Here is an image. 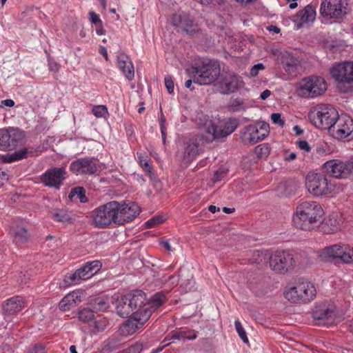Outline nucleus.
Returning a JSON list of instances; mask_svg holds the SVG:
<instances>
[{
  "label": "nucleus",
  "mask_w": 353,
  "mask_h": 353,
  "mask_svg": "<svg viewBox=\"0 0 353 353\" xmlns=\"http://www.w3.org/2000/svg\"><path fill=\"white\" fill-rule=\"evenodd\" d=\"M236 128L235 120L219 121L218 125L212 120L205 121L201 128V135L194 136L187 142L182 161L184 163H190L199 154L200 141L212 142L214 139L223 138L230 134Z\"/></svg>",
  "instance_id": "nucleus-1"
},
{
  "label": "nucleus",
  "mask_w": 353,
  "mask_h": 353,
  "mask_svg": "<svg viewBox=\"0 0 353 353\" xmlns=\"http://www.w3.org/2000/svg\"><path fill=\"white\" fill-rule=\"evenodd\" d=\"M283 294L288 303L301 305L313 301L316 297L317 291L312 281L304 278H297L287 283Z\"/></svg>",
  "instance_id": "nucleus-2"
},
{
  "label": "nucleus",
  "mask_w": 353,
  "mask_h": 353,
  "mask_svg": "<svg viewBox=\"0 0 353 353\" xmlns=\"http://www.w3.org/2000/svg\"><path fill=\"white\" fill-rule=\"evenodd\" d=\"M324 215L322 206L314 201H305L299 203L293 214L294 226L303 230H311L320 222Z\"/></svg>",
  "instance_id": "nucleus-3"
},
{
  "label": "nucleus",
  "mask_w": 353,
  "mask_h": 353,
  "mask_svg": "<svg viewBox=\"0 0 353 353\" xmlns=\"http://www.w3.org/2000/svg\"><path fill=\"white\" fill-rule=\"evenodd\" d=\"M268 266L276 274L285 275L299 266L296 255L288 250L270 249Z\"/></svg>",
  "instance_id": "nucleus-4"
},
{
  "label": "nucleus",
  "mask_w": 353,
  "mask_h": 353,
  "mask_svg": "<svg viewBox=\"0 0 353 353\" xmlns=\"http://www.w3.org/2000/svg\"><path fill=\"white\" fill-rule=\"evenodd\" d=\"M220 65L218 61L208 60L202 61L187 70L188 75L195 83L209 85L216 81L220 74Z\"/></svg>",
  "instance_id": "nucleus-5"
},
{
  "label": "nucleus",
  "mask_w": 353,
  "mask_h": 353,
  "mask_svg": "<svg viewBox=\"0 0 353 353\" xmlns=\"http://www.w3.org/2000/svg\"><path fill=\"white\" fill-rule=\"evenodd\" d=\"M330 74L336 82V88L342 93L353 92V61L334 64Z\"/></svg>",
  "instance_id": "nucleus-6"
},
{
  "label": "nucleus",
  "mask_w": 353,
  "mask_h": 353,
  "mask_svg": "<svg viewBox=\"0 0 353 353\" xmlns=\"http://www.w3.org/2000/svg\"><path fill=\"white\" fill-rule=\"evenodd\" d=\"M327 90V83L321 77H305L296 83L295 90L303 98H314L323 94Z\"/></svg>",
  "instance_id": "nucleus-7"
},
{
  "label": "nucleus",
  "mask_w": 353,
  "mask_h": 353,
  "mask_svg": "<svg viewBox=\"0 0 353 353\" xmlns=\"http://www.w3.org/2000/svg\"><path fill=\"white\" fill-rule=\"evenodd\" d=\"M119 202L110 201L99 206L92 212V224L98 228H105L112 223L117 224Z\"/></svg>",
  "instance_id": "nucleus-8"
},
{
  "label": "nucleus",
  "mask_w": 353,
  "mask_h": 353,
  "mask_svg": "<svg viewBox=\"0 0 353 353\" xmlns=\"http://www.w3.org/2000/svg\"><path fill=\"white\" fill-rule=\"evenodd\" d=\"M309 116L316 127L330 132L339 117V113L332 105H319L310 112Z\"/></svg>",
  "instance_id": "nucleus-9"
},
{
  "label": "nucleus",
  "mask_w": 353,
  "mask_h": 353,
  "mask_svg": "<svg viewBox=\"0 0 353 353\" xmlns=\"http://www.w3.org/2000/svg\"><path fill=\"white\" fill-rule=\"evenodd\" d=\"M305 187L314 196H325L332 191V184L320 173H308L305 177Z\"/></svg>",
  "instance_id": "nucleus-10"
},
{
  "label": "nucleus",
  "mask_w": 353,
  "mask_h": 353,
  "mask_svg": "<svg viewBox=\"0 0 353 353\" xmlns=\"http://www.w3.org/2000/svg\"><path fill=\"white\" fill-rule=\"evenodd\" d=\"M240 77L234 72L220 73L214 84L216 90L221 94H228L235 92L239 88Z\"/></svg>",
  "instance_id": "nucleus-11"
},
{
  "label": "nucleus",
  "mask_w": 353,
  "mask_h": 353,
  "mask_svg": "<svg viewBox=\"0 0 353 353\" xmlns=\"http://www.w3.org/2000/svg\"><path fill=\"white\" fill-rule=\"evenodd\" d=\"M23 138V132L18 128L0 129V150L14 149L22 143Z\"/></svg>",
  "instance_id": "nucleus-12"
},
{
  "label": "nucleus",
  "mask_w": 353,
  "mask_h": 353,
  "mask_svg": "<svg viewBox=\"0 0 353 353\" xmlns=\"http://www.w3.org/2000/svg\"><path fill=\"white\" fill-rule=\"evenodd\" d=\"M352 132L353 119L347 115H339L329 132L332 137L338 140L347 138Z\"/></svg>",
  "instance_id": "nucleus-13"
},
{
  "label": "nucleus",
  "mask_w": 353,
  "mask_h": 353,
  "mask_svg": "<svg viewBox=\"0 0 353 353\" xmlns=\"http://www.w3.org/2000/svg\"><path fill=\"white\" fill-rule=\"evenodd\" d=\"M336 307L326 303H318L312 310V317L319 325H329L334 323Z\"/></svg>",
  "instance_id": "nucleus-14"
},
{
  "label": "nucleus",
  "mask_w": 353,
  "mask_h": 353,
  "mask_svg": "<svg viewBox=\"0 0 353 353\" xmlns=\"http://www.w3.org/2000/svg\"><path fill=\"white\" fill-rule=\"evenodd\" d=\"M320 13L327 19H339L345 13V7L343 0H323L321 3Z\"/></svg>",
  "instance_id": "nucleus-15"
},
{
  "label": "nucleus",
  "mask_w": 353,
  "mask_h": 353,
  "mask_svg": "<svg viewBox=\"0 0 353 353\" xmlns=\"http://www.w3.org/2000/svg\"><path fill=\"white\" fill-rule=\"evenodd\" d=\"M119 210L117 218V225H123L125 223L132 221L135 217L139 214L141 208L138 204L134 202H119Z\"/></svg>",
  "instance_id": "nucleus-16"
},
{
  "label": "nucleus",
  "mask_w": 353,
  "mask_h": 353,
  "mask_svg": "<svg viewBox=\"0 0 353 353\" xmlns=\"http://www.w3.org/2000/svg\"><path fill=\"white\" fill-rule=\"evenodd\" d=\"M65 174L66 171L64 167L51 168L41 176V181L46 186L59 188L65 179Z\"/></svg>",
  "instance_id": "nucleus-17"
},
{
  "label": "nucleus",
  "mask_w": 353,
  "mask_h": 353,
  "mask_svg": "<svg viewBox=\"0 0 353 353\" xmlns=\"http://www.w3.org/2000/svg\"><path fill=\"white\" fill-rule=\"evenodd\" d=\"M152 311L144 310L142 314H134L123 324L121 327L122 333L125 335H132L139 329L141 328L145 323L149 319Z\"/></svg>",
  "instance_id": "nucleus-18"
},
{
  "label": "nucleus",
  "mask_w": 353,
  "mask_h": 353,
  "mask_svg": "<svg viewBox=\"0 0 353 353\" xmlns=\"http://www.w3.org/2000/svg\"><path fill=\"white\" fill-rule=\"evenodd\" d=\"M70 170L77 174L92 175L98 170L96 161L92 158H81L71 163Z\"/></svg>",
  "instance_id": "nucleus-19"
},
{
  "label": "nucleus",
  "mask_w": 353,
  "mask_h": 353,
  "mask_svg": "<svg viewBox=\"0 0 353 353\" xmlns=\"http://www.w3.org/2000/svg\"><path fill=\"white\" fill-rule=\"evenodd\" d=\"M248 140L250 144H254L263 140L270 133L269 124L264 121L257 122L246 128Z\"/></svg>",
  "instance_id": "nucleus-20"
},
{
  "label": "nucleus",
  "mask_w": 353,
  "mask_h": 353,
  "mask_svg": "<svg viewBox=\"0 0 353 353\" xmlns=\"http://www.w3.org/2000/svg\"><path fill=\"white\" fill-rule=\"evenodd\" d=\"M323 168L327 174L335 178L343 177L350 172L347 161L344 163L337 159L325 162Z\"/></svg>",
  "instance_id": "nucleus-21"
},
{
  "label": "nucleus",
  "mask_w": 353,
  "mask_h": 353,
  "mask_svg": "<svg viewBox=\"0 0 353 353\" xmlns=\"http://www.w3.org/2000/svg\"><path fill=\"white\" fill-rule=\"evenodd\" d=\"M130 304L132 307L133 315L137 314H142L144 310L151 311L149 306L145 303V294L141 290H137L133 294H128Z\"/></svg>",
  "instance_id": "nucleus-22"
},
{
  "label": "nucleus",
  "mask_w": 353,
  "mask_h": 353,
  "mask_svg": "<svg viewBox=\"0 0 353 353\" xmlns=\"http://www.w3.org/2000/svg\"><path fill=\"white\" fill-rule=\"evenodd\" d=\"M172 23L176 27L181 28V30L188 34H192L196 32V26L193 21L186 14H175L172 17Z\"/></svg>",
  "instance_id": "nucleus-23"
},
{
  "label": "nucleus",
  "mask_w": 353,
  "mask_h": 353,
  "mask_svg": "<svg viewBox=\"0 0 353 353\" xmlns=\"http://www.w3.org/2000/svg\"><path fill=\"white\" fill-rule=\"evenodd\" d=\"M316 15L315 8L307 5L295 15L294 21L297 23L298 28H301L304 24L312 23L315 20Z\"/></svg>",
  "instance_id": "nucleus-24"
},
{
  "label": "nucleus",
  "mask_w": 353,
  "mask_h": 353,
  "mask_svg": "<svg viewBox=\"0 0 353 353\" xmlns=\"http://www.w3.org/2000/svg\"><path fill=\"white\" fill-rule=\"evenodd\" d=\"M281 64L288 74L295 75L300 67L301 61L292 53L286 52L282 54Z\"/></svg>",
  "instance_id": "nucleus-25"
},
{
  "label": "nucleus",
  "mask_w": 353,
  "mask_h": 353,
  "mask_svg": "<svg viewBox=\"0 0 353 353\" xmlns=\"http://www.w3.org/2000/svg\"><path fill=\"white\" fill-rule=\"evenodd\" d=\"M24 299L21 296H14L5 302L3 310L5 315H12L21 311L25 306Z\"/></svg>",
  "instance_id": "nucleus-26"
},
{
  "label": "nucleus",
  "mask_w": 353,
  "mask_h": 353,
  "mask_svg": "<svg viewBox=\"0 0 353 353\" xmlns=\"http://www.w3.org/2000/svg\"><path fill=\"white\" fill-rule=\"evenodd\" d=\"M340 249L341 243L327 246L319 251L318 258L320 261L324 262H333L335 260L339 261Z\"/></svg>",
  "instance_id": "nucleus-27"
},
{
  "label": "nucleus",
  "mask_w": 353,
  "mask_h": 353,
  "mask_svg": "<svg viewBox=\"0 0 353 353\" xmlns=\"http://www.w3.org/2000/svg\"><path fill=\"white\" fill-rule=\"evenodd\" d=\"M341 219L337 214H332L326 217L321 224V230L325 234H332L340 230Z\"/></svg>",
  "instance_id": "nucleus-28"
},
{
  "label": "nucleus",
  "mask_w": 353,
  "mask_h": 353,
  "mask_svg": "<svg viewBox=\"0 0 353 353\" xmlns=\"http://www.w3.org/2000/svg\"><path fill=\"white\" fill-rule=\"evenodd\" d=\"M117 63L119 69L126 79L129 81H132L134 77V69L133 63L129 57L125 54L118 55Z\"/></svg>",
  "instance_id": "nucleus-29"
},
{
  "label": "nucleus",
  "mask_w": 353,
  "mask_h": 353,
  "mask_svg": "<svg viewBox=\"0 0 353 353\" xmlns=\"http://www.w3.org/2000/svg\"><path fill=\"white\" fill-rule=\"evenodd\" d=\"M270 249L263 250H248L245 253L246 261L250 264L261 265L268 263Z\"/></svg>",
  "instance_id": "nucleus-30"
},
{
  "label": "nucleus",
  "mask_w": 353,
  "mask_h": 353,
  "mask_svg": "<svg viewBox=\"0 0 353 353\" xmlns=\"http://www.w3.org/2000/svg\"><path fill=\"white\" fill-rule=\"evenodd\" d=\"M90 267L85 263L73 274L65 276L64 281L72 285L77 284L81 280H86L92 276V273L90 272Z\"/></svg>",
  "instance_id": "nucleus-31"
},
{
  "label": "nucleus",
  "mask_w": 353,
  "mask_h": 353,
  "mask_svg": "<svg viewBox=\"0 0 353 353\" xmlns=\"http://www.w3.org/2000/svg\"><path fill=\"white\" fill-rule=\"evenodd\" d=\"M116 310L118 315L123 318L133 316L132 307L130 304L128 294L121 296L117 301Z\"/></svg>",
  "instance_id": "nucleus-32"
},
{
  "label": "nucleus",
  "mask_w": 353,
  "mask_h": 353,
  "mask_svg": "<svg viewBox=\"0 0 353 353\" xmlns=\"http://www.w3.org/2000/svg\"><path fill=\"white\" fill-rule=\"evenodd\" d=\"M10 234L12 237L13 242L17 245H20L26 243L30 238L28 230L23 226H13L11 228Z\"/></svg>",
  "instance_id": "nucleus-33"
},
{
  "label": "nucleus",
  "mask_w": 353,
  "mask_h": 353,
  "mask_svg": "<svg viewBox=\"0 0 353 353\" xmlns=\"http://www.w3.org/2000/svg\"><path fill=\"white\" fill-rule=\"evenodd\" d=\"M299 188L297 183L294 181H286L281 183L277 187L276 194L280 197H290L294 195Z\"/></svg>",
  "instance_id": "nucleus-34"
},
{
  "label": "nucleus",
  "mask_w": 353,
  "mask_h": 353,
  "mask_svg": "<svg viewBox=\"0 0 353 353\" xmlns=\"http://www.w3.org/2000/svg\"><path fill=\"white\" fill-rule=\"evenodd\" d=\"M50 216L54 221L64 225L72 223L70 213L65 209H54L51 212Z\"/></svg>",
  "instance_id": "nucleus-35"
},
{
  "label": "nucleus",
  "mask_w": 353,
  "mask_h": 353,
  "mask_svg": "<svg viewBox=\"0 0 353 353\" xmlns=\"http://www.w3.org/2000/svg\"><path fill=\"white\" fill-rule=\"evenodd\" d=\"M339 256V261L343 263H353V247L348 244L341 243Z\"/></svg>",
  "instance_id": "nucleus-36"
},
{
  "label": "nucleus",
  "mask_w": 353,
  "mask_h": 353,
  "mask_svg": "<svg viewBox=\"0 0 353 353\" xmlns=\"http://www.w3.org/2000/svg\"><path fill=\"white\" fill-rule=\"evenodd\" d=\"M197 334L193 330H179L172 333L170 339L179 340L184 342L186 340H194L196 338Z\"/></svg>",
  "instance_id": "nucleus-37"
},
{
  "label": "nucleus",
  "mask_w": 353,
  "mask_h": 353,
  "mask_svg": "<svg viewBox=\"0 0 353 353\" xmlns=\"http://www.w3.org/2000/svg\"><path fill=\"white\" fill-rule=\"evenodd\" d=\"M92 309L95 312H103L109 307V303L106 297H97L91 302Z\"/></svg>",
  "instance_id": "nucleus-38"
},
{
  "label": "nucleus",
  "mask_w": 353,
  "mask_h": 353,
  "mask_svg": "<svg viewBox=\"0 0 353 353\" xmlns=\"http://www.w3.org/2000/svg\"><path fill=\"white\" fill-rule=\"evenodd\" d=\"M29 152L26 148L21 149L19 151H16L12 154H8L4 157V161L7 163H11L16 161H19L28 157Z\"/></svg>",
  "instance_id": "nucleus-39"
},
{
  "label": "nucleus",
  "mask_w": 353,
  "mask_h": 353,
  "mask_svg": "<svg viewBox=\"0 0 353 353\" xmlns=\"http://www.w3.org/2000/svg\"><path fill=\"white\" fill-rule=\"evenodd\" d=\"M166 301V297L164 294L161 292H159L155 294L150 300L148 304H147L150 307L152 308H157L163 305Z\"/></svg>",
  "instance_id": "nucleus-40"
},
{
  "label": "nucleus",
  "mask_w": 353,
  "mask_h": 353,
  "mask_svg": "<svg viewBox=\"0 0 353 353\" xmlns=\"http://www.w3.org/2000/svg\"><path fill=\"white\" fill-rule=\"evenodd\" d=\"M72 296H74V294H72V292H70L65 296L59 302V307L61 310L67 311L69 310L70 307L74 306V299Z\"/></svg>",
  "instance_id": "nucleus-41"
},
{
  "label": "nucleus",
  "mask_w": 353,
  "mask_h": 353,
  "mask_svg": "<svg viewBox=\"0 0 353 353\" xmlns=\"http://www.w3.org/2000/svg\"><path fill=\"white\" fill-rule=\"evenodd\" d=\"M254 154L259 159L266 158L270 154V148L268 144L263 143L254 148Z\"/></svg>",
  "instance_id": "nucleus-42"
},
{
  "label": "nucleus",
  "mask_w": 353,
  "mask_h": 353,
  "mask_svg": "<svg viewBox=\"0 0 353 353\" xmlns=\"http://www.w3.org/2000/svg\"><path fill=\"white\" fill-rule=\"evenodd\" d=\"M12 278L20 285L28 283L30 275L27 271H17L12 274Z\"/></svg>",
  "instance_id": "nucleus-43"
},
{
  "label": "nucleus",
  "mask_w": 353,
  "mask_h": 353,
  "mask_svg": "<svg viewBox=\"0 0 353 353\" xmlns=\"http://www.w3.org/2000/svg\"><path fill=\"white\" fill-rule=\"evenodd\" d=\"M137 156L141 168L151 174L152 173V168L150 164V160L148 157L143 155L141 153H137Z\"/></svg>",
  "instance_id": "nucleus-44"
},
{
  "label": "nucleus",
  "mask_w": 353,
  "mask_h": 353,
  "mask_svg": "<svg viewBox=\"0 0 353 353\" xmlns=\"http://www.w3.org/2000/svg\"><path fill=\"white\" fill-rule=\"evenodd\" d=\"M94 310L85 308L79 312V319L83 322H88L94 317Z\"/></svg>",
  "instance_id": "nucleus-45"
},
{
  "label": "nucleus",
  "mask_w": 353,
  "mask_h": 353,
  "mask_svg": "<svg viewBox=\"0 0 353 353\" xmlns=\"http://www.w3.org/2000/svg\"><path fill=\"white\" fill-rule=\"evenodd\" d=\"M143 345L141 341H137L128 348L122 350L119 353H141L143 350Z\"/></svg>",
  "instance_id": "nucleus-46"
},
{
  "label": "nucleus",
  "mask_w": 353,
  "mask_h": 353,
  "mask_svg": "<svg viewBox=\"0 0 353 353\" xmlns=\"http://www.w3.org/2000/svg\"><path fill=\"white\" fill-rule=\"evenodd\" d=\"M75 195L77 196L81 203H84L87 201L85 195V190L82 187H77L71 190L70 196L73 197Z\"/></svg>",
  "instance_id": "nucleus-47"
},
{
  "label": "nucleus",
  "mask_w": 353,
  "mask_h": 353,
  "mask_svg": "<svg viewBox=\"0 0 353 353\" xmlns=\"http://www.w3.org/2000/svg\"><path fill=\"white\" fill-rule=\"evenodd\" d=\"M92 112L96 117H102L108 112V110L104 105H97L93 108Z\"/></svg>",
  "instance_id": "nucleus-48"
},
{
  "label": "nucleus",
  "mask_w": 353,
  "mask_h": 353,
  "mask_svg": "<svg viewBox=\"0 0 353 353\" xmlns=\"http://www.w3.org/2000/svg\"><path fill=\"white\" fill-rule=\"evenodd\" d=\"M264 69L265 67L263 63H257L252 67L248 76L250 77H256L259 74V71H262Z\"/></svg>",
  "instance_id": "nucleus-49"
},
{
  "label": "nucleus",
  "mask_w": 353,
  "mask_h": 353,
  "mask_svg": "<svg viewBox=\"0 0 353 353\" xmlns=\"http://www.w3.org/2000/svg\"><path fill=\"white\" fill-rule=\"evenodd\" d=\"M242 105V101L241 99H231L229 104V109L231 111H238L241 110Z\"/></svg>",
  "instance_id": "nucleus-50"
},
{
  "label": "nucleus",
  "mask_w": 353,
  "mask_h": 353,
  "mask_svg": "<svg viewBox=\"0 0 353 353\" xmlns=\"http://www.w3.org/2000/svg\"><path fill=\"white\" fill-rule=\"evenodd\" d=\"M86 264L90 267V272L92 273V276L96 274L101 267V264L99 261H93L86 263Z\"/></svg>",
  "instance_id": "nucleus-51"
},
{
  "label": "nucleus",
  "mask_w": 353,
  "mask_h": 353,
  "mask_svg": "<svg viewBox=\"0 0 353 353\" xmlns=\"http://www.w3.org/2000/svg\"><path fill=\"white\" fill-rule=\"evenodd\" d=\"M271 120L273 123L281 127H283L285 124L284 121L281 119V114L280 113H272L271 114Z\"/></svg>",
  "instance_id": "nucleus-52"
},
{
  "label": "nucleus",
  "mask_w": 353,
  "mask_h": 353,
  "mask_svg": "<svg viewBox=\"0 0 353 353\" xmlns=\"http://www.w3.org/2000/svg\"><path fill=\"white\" fill-rule=\"evenodd\" d=\"M164 83L168 92L169 93H172L174 91V82L172 77L169 75L165 76Z\"/></svg>",
  "instance_id": "nucleus-53"
},
{
  "label": "nucleus",
  "mask_w": 353,
  "mask_h": 353,
  "mask_svg": "<svg viewBox=\"0 0 353 353\" xmlns=\"http://www.w3.org/2000/svg\"><path fill=\"white\" fill-rule=\"evenodd\" d=\"M296 145L300 150H303L305 152H309L311 150V148L307 141H296Z\"/></svg>",
  "instance_id": "nucleus-54"
},
{
  "label": "nucleus",
  "mask_w": 353,
  "mask_h": 353,
  "mask_svg": "<svg viewBox=\"0 0 353 353\" xmlns=\"http://www.w3.org/2000/svg\"><path fill=\"white\" fill-rule=\"evenodd\" d=\"M163 219L161 216H154L146 222V225L149 228L154 227V225L161 223Z\"/></svg>",
  "instance_id": "nucleus-55"
},
{
  "label": "nucleus",
  "mask_w": 353,
  "mask_h": 353,
  "mask_svg": "<svg viewBox=\"0 0 353 353\" xmlns=\"http://www.w3.org/2000/svg\"><path fill=\"white\" fill-rule=\"evenodd\" d=\"M89 15H90V20L92 23H94V24H97L98 23H101V21L99 15L97 14L95 12H94L93 11H90L89 12Z\"/></svg>",
  "instance_id": "nucleus-56"
},
{
  "label": "nucleus",
  "mask_w": 353,
  "mask_h": 353,
  "mask_svg": "<svg viewBox=\"0 0 353 353\" xmlns=\"http://www.w3.org/2000/svg\"><path fill=\"white\" fill-rule=\"evenodd\" d=\"M316 152L319 156H323L327 152V147L325 144H319L316 148Z\"/></svg>",
  "instance_id": "nucleus-57"
},
{
  "label": "nucleus",
  "mask_w": 353,
  "mask_h": 353,
  "mask_svg": "<svg viewBox=\"0 0 353 353\" xmlns=\"http://www.w3.org/2000/svg\"><path fill=\"white\" fill-rule=\"evenodd\" d=\"M27 353H46L44 347L40 345H35Z\"/></svg>",
  "instance_id": "nucleus-58"
},
{
  "label": "nucleus",
  "mask_w": 353,
  "mask_h": 353,
  "mask_svg": "<svg viewBox=\"0 0 353 353\" xmlns=\"http://www.w3.org/2000/svg\"><path fill=\"white\" fill-rule=\"evenodd\" d=\"M72 294H74L73 298L74 301V306L78 303L81 302V296L83 293L79 291H73L72 292Z\"/></svg>",
  "instance_id": "nucleus-59"
},
{
  "label": "nucleus",
  "mask_w": 353,
  "mask_h": 353,
  "mask_svg": "<svg viewBox=\"0 0 353 353\" xmlns=\"http://www.w3.org/2000/svg\"><path fill=\"white\" fill-rule=\"evenodd\" d=\"M235 327L239 337L243 339V327L239 319L235 321Z\"/></svg>",
  "instance_id": "nucleus-60"
},
{
  "label": "nucleus",
  "mask_w": 353,
  "mask_h": 353,
  "mask_svg": "<svg viewBox=\"0 0 353 353\" xmlns=\"http://www.w3.org/2000/svg\"><path fill=\"white\" fill-rule=\"evenodd\" d=\"M163 281H165V282L170 281L172 285H174L177 283V279L174 275L169 276L168 277L164 276L163 277Z\"/></svg>",
  "instance_id": "nucleus-61"
},
{
  "label": "nucleus",
  "mask_w": 353,
  "mask_h": 353,
  "mask_svg": "<svg viewBox=\"0 0 353 353\" xmlns=\"http://www.w3.org/2000/svg\"><path fill=\"white\" fill-rule=\"evenodd\" d=\"M1 103L7 107H13L14 105V101L12 99L3 100Z\"/></svg>",
  "instance_id": "nucleus-62"
},
{
  "label": "nucleus",
  "mask_w": 353,
  "mask_h": 353,
  "mask_svg": "<svg viewBox=\"0 0 353 353\" xmlns=\"http://www.w3.org/2000/svg\"><path fill=\"white\" fill-rule=\"evenodd\" d=\"M271 94V92L269 90H264L260 95V98L261 100H265L268 99Z\"/></svg>",
  "instance_id": "nucleus-63"
},
{
  "label": "nucleus",
  "mask_w": 353,
  "mask_h": 353,
  "mask_svg": "<svg viewBox=\"0 0 353 353\" xmlns=\"http://www.w3.org/2000/svg\"><path fill=\"white\" fill-rule=\"evenodd\" d=\"M296 158V154L295 152H291L288 155L284 157V160L287 161H293Z\"/></svg>",
  "instance_id": "nucleus-64"
}]
</instances>
